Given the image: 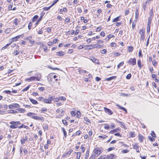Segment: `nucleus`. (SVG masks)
I'll use <instances>...</instances> for the list:
<instances>
[{
	"mask_svg": "<svg viewBox=\"0 0 159 159\" xmlns=\"http://www.w3.org/2000/svg\"><path fill=\"white\" fill-rule=\"evenodd\" d=\"M27 115L31 118L38 120H43V116H36V114L33 113L29 112L28 113Z\"/></svg>",
	"mask_w": 159,
	"mask_h": 159,
	"instance_id": "1",
	"label": "nucleus"
},
{
	"mask_svg": "<svg viewBox=\"0 0 159 159\" xmlns=\"http://www.w3.org/2000/svg\"><path fill=\"white\" fill-rule=\"evenodd\" d=\"M94 156L95 157H98L101 153V149L98 148H96L93 151Z\"/></svg>",
	"mask_w": 159,
	"mask_h": 159,
	"instance_id": "2",
	"label": "nucleus"
},
{
	"mask_svg": "<svg viewBox=\"0 0 159 159\" xmlns=\"http://www.w3.org/2000/svg\"><path fill=\"white\" fill-rule=\"evenodd\" d=\"M127 63L130 65L133 66L134 65L136 64V59L135 58H131L127 61Z\"/></svg>",
	"mask_w": 159,
	"mask_h": 159,
	"instance_id": "3",
	"label": "nucleus"
},
{
	"mask_svg": "<svg viewBox=\"0 0 159 159\" xmlns=\"http://www.w3.org/2000/svg\"><path fill=\"white\" fill-rule=\"evenodd\" d=\"M54 96H52L49 97L48 99L45 98L44 102L46 103H52V101L54 100Z\"/></svg>",
	"mask_w": 159,
	"mask_h": 159,
	"instance_id": "4",
	"label": "nucleus"
},
{
	"mask_svg": "<svg viewBox=\"0 0 159 159\" xmlns=\"http://www.w3.org/2000/svg\"><path fill=\"white\" fill-rule=\"evenodd\" d=\"M10 124H11V125H10V127L12 129H16L17 128H19V127L20 126H18L16 124V122L14 121H11L10 122Z\"/></svg>",
	"mask_w": 159,
	"mask_h": 159,
	"instance_id": "5",
	"label": "nucleus"
},
{
	"mask_svg": "<svg viewBox=\"0 0 159 159\" xmlns=\"http://www.w3.org/2000/svg\"><path fill=\"white\" fill-rule=\"evenodd\" d=\"M35 80H36L37 81L39 80V79L38 77H36L35 76H32L29 77V78L25 79V80L30 82L34 81Z\"/></svg>",
	"mask_w": 159,
	"mask_h": 159,
	"instance_id": "6",
	"label": "nucleus"
},
{
	"mask_svg": "<svg viewBox=\"0 0 159 159\" xmlns=\"http://www.w3.org/2000/svg\"><path fill=\"white\" fill-rule=\"evenodd\" d=\"M20 35H19L18 36H17L15 37H13L11 39H10V43H11V44L14 41H17L18 39L20 38Z\"/></svg>",
	"mask_w": 159,
	"mask_h": 159,
	"instance_id": "7",
	"label": "nucleus"
},
{
	"mask_svg": "<svg viewBox=\"0 0 159 159\" xmlns=\"http://www.w3.org/2000/svg\"><path fill=\"white\" fill-rule=\"evenodd\" d=\"M89 59L93 62L95 63L98 64L99 63V61L96 58L93 57H90Z\"/></svg>",
	"mask_w": 159,
	"mask_h": 159,
	"instance_id": "8",
	"label": "nucleus"
},
{
	"mask_svg": "<svg viewBox=\"0 0 159 159\" xmlns=\"http://www.w3.org/2000/svg\"><path fill=\"white\" fill-rule=\"evenodd\" d=\"M105 111L107 113L110 115H111L113 114V112L109 109L106 108H104Z\"/></svg>",
	"mask_w": 159,
	"mask_h": 159,
	"instance_id": "9",
	"label": "nucleus"
},
{
	"mask_svg": "<svg viewBox=\"0 0 159 159\" xmlns=\"http://www.w3.org/2000/svg\"><path fill=\"white\" fill-rule=\"evenodd\" d=\"M139 146L137 144H135L133 146V148L135 149L136 150V152H139Z\"/></svg>",
	"mask_w": 159,
	"mask_h": 159,
	"instance_id": "10",
	"label": "nucleus"
},
{
	"mask_svg": "<svg viewBox=\"0 0 159 159\" xmlns=\"http://www.w3.org/2000/svg\"><path fill=\"white\" fill-rule=\"evenodd\" d=\"M93 48H100L102 47V46L100 44H99L98 43L93 44Z\"/></svg>",
	"mask_w": 159,
	"mask_h": 159,
	"instance_id": "11",
	"label": "nucleus"
},
{
	"mask_svg": "<svg viewBox=\"0 0 159 159\" xmlns=\"http://www.w3.org/2000/svg\"><path fill=\"white\" fill-rule=\"evenodd\" d=\"M138 136L139 140L140 142L142 143L143 141V139H144V137L140 134H139Z\"/></svg>",
	"mask_w": 159,
	"mask_h": 159,
	"instance_id": "12",
	"label": "nucleus"
},
{
	"mask_svg": "<svg viewBox=\"0 0 159 159\" xmlns=\"http://www.w3.org/2000/svg\"><path fill=\"white\" fill-rule=\"evenodd\" d=\"M85 47L86 48L85 49H86L90 50L93 48V44L86 45L85 46Z\"/></svg>",
	"mask_w": 159,
	"mask_h": 159,
	"instance_id": "13",
	"label": "nucleus"
},
{
	"mask_svg": "<svg viewBox=\"0 0 159 159\" xmlns=\"http://www.w3.org/2000/svg\"><path fill=\"white\" fill-rule=\"evenodd\" d=\"M140 34L141 35V39L142 40H144L145 39L144 36V32L143 31H141V32H140Z\"/></svg>",
	"mask_w": 159,
	"mask_h": 159,
	"instance_id": "14",
	"label": "nucleus"
},
{
	"mask_svg": "<svg viewBox=\"0 0 159 159\" xmlns=\"http://www.w3.org/2000/svg\"><path fill=\"white\" fill-rule=\"evenodd\" d=\"M129 137L134 138L135 137V134L134 132L130 131L129 133Z\"/></svg>",
	"mask_w": 159,
	"mask_h": 159,
	"instance_id": "15",
	"label": "nucleus"
},
{
	"mask_svg": "<svg viewBox=\"0 0 159 159\" xmlns=\"http://www.w3.org/2000/svg\"><path fill=\"white\" fill-rule=\"evenodd\" d=\"M57 55L59 56H62L64 55V53L62 51L59 52H57Z\"/></svg>",
	"mask_w": 159,
	"mask_h": 159,
	"instance_id": "16",
	"label": "nucleus"
},
{
	"mask_svg": "<svg viewBox=\"0 0 159 159\" xmlns=\"http://www.w3.org/2000/svg\"><path fill=\"white\" fill-rule=\"evenodd\" d=\"M30 100L33 104H37L38 103L37 101L33 99L30 98Z\"/></svg>",
	"mask_w": 159,
	"mask_h": 159,
	"instance_id": "17",
	"label": "nucleus"
},
{
	"mask_svg": "<svg viewBox=\"0 0 159 159\" xmlns=\"http://www.w3.org/2000/svg\"><path fill=\"white\" fill-rule=\"evenodd\" d=\"M138 67L140 69L141 68L142 66L141 65V62L140 60H138L137 61Z\"/></svg>",
	"mask_w": 159,
	"mask_h": 159,
	"instance_id": "18",
	"label": "nucleus"
},
{
	"mask_svg": "<svg viewBox=\"0 0 159 159\" xmlns=\"http://www.w3.org/2000/svg\"><path fill=\"white\" fill-rule=\"evenodd\" d=\"M107 159H112L114 158V155L113 154H111L109 155H107Z\"/></svg>",
	"mask_w": 159,
	"mask_h": 159,
	"instance_id": "19",
	"label": "nucleus"
},
{
	"mask_svg": "<svg viewBox=\"0 0 159 159\" xmlns=\"http://www.w3.org/2000/svg\"><path fill=\"white\" fill-rule=\"evenodd\" d=\"M67 11V9L66 7H64L63 9H60L59 10V13L61 14H62L63 11L66 12Z\"/></svg>",
	"mask_w": 159,
	"mask_h": 159,
	"instance_id": "20",
	"label": "nucleus"
},
{
	"mask_svg": "<svg viewBox=\"0 0 159 159\" xmlns=\"http://www.w3.org/2000/svg\"><path fill=\"white\" fill-rule=\"evenodd\" d=\"M116 122H117V123H118L119 125H120L121 126H123L124 127H124V124L122 122L119 121V120H118L117 119H116Z\"/></svg>",
	"mask_w": 159,
	"mask_h": 159,
	"instance_id": "21",
	"label": "nucleus"
},
{
	"mask_svg": "<svg viewBox=\"0 0 159 159\" xmlns=\"http://www.w3.org/2000/svg\"><path fill=\"white\" fill-rule=\"evenodd\" d=\"M120 16H119L114 19L112 21V22H114L119 21L120 20L119 19L120 18Z\"/></svg>",
	"mask_w": 159,
	"mask_h": 159,
	"instance_id": "22",
	"label": "nucleus"
},
{
	"mask_svg": "<svg viewBox=\"0 0 159 159\" xmlns=\"http://www.w3.org/2000/svg\"><path fill=\"white\" fill-rule=\"evenodd\" d=\"M38 18V16H37V15L34 16L33 18L32 21L33 22H34L35 21L37 20Z\"/></svg>",
	"mask_w": 159,
	"mask_h": 159,
	"instance_id": "23",
	"label": "nucleus"
},
{
	"mask_svg": "<svg viewBox=\"0 0 159 159\" xmlns=\"http://www.w3.org/2000/svg\"><path fill=\"white\" fill-rule=\"evenodd\" d=\"M139 13L138 11V10H137L135 12V18H136V20L138 19L139 18Z\"/></svg>",
	"mask_w": 159,
	"mask_h": 159,
	"instance_id": "24",
	"label": "nucleus"
},
{
	"mask_svg": "<svg viewBox=\"0 0 159 159\" xmlns=\"http://www.w3.org/2000/svg\"><path fill=\"white\" fill-rule=\"evenodd\" d=\"M98 159H107V156L106 155L101 156Z\"/></svg>",
	"mask_w": 159,
	"mask_h": 159,
	"instance_id": "25",
	"label": "nucleus"
},
{
	"mask_svg": "<svg viewBox=\"0 0 159 159\" xmlns=\"http://www.w3.org/2000/svg\"><path fill=\"white\" fill-rule=\"evenodd\" d=\"M22 128H24L26 129H28L29 127L28 126H26L23 124H22L21 126L19 127V129H20Z\"/></svg>",
	"mask_w": 159,
	"mask_h": 159,
	"instance_id": "26",
	"label": "nucleus"
},
{
	"mask_svg": "<svg viewBox=\"0 0 159 159\" xmlns=\"http://www.w3.org/2000/svg\"><path fill=\"white\" fill-rule=\"evenodd\" d=\"M59 0H54L52 2V3L51 4V5H50V7H52L53 6H54L57 2Z\"/></svg>",
	"mask_w": 159,
	"mask_h": 159,
	"instance_id": "27",
	"label": "nucleus"
},
{
	"mask_svg": "<svg viewBox=\"0 0 159 159\" xmlns=\"http://www.w3.org/2000/svg\"><path fill=\"white\" fill-rule=\"evenodd\" d=\"M151 17H149L148 18V26H150V25L151 24Z\"/></svg>",
	"mask_w": 159,
	"mask_h": 159,
	"instance_id": "28",
	"label": "nucleus"
},
{
	"mask_svg": "<svg viewBox=\"0 0 159 159\" xmlns=\"http://www.w3.org/2000/svg\"><path fill=\"white\" fill-rule=\"evenodd\" d=\"M62 131H63V132L64 134V135L65 137H66L67 136V134H66V131H65V129L63 128H62Z\"/></svg>",
	"mask_w": 159,
	"mask_h": 159,
	"instance_id": "29",
	"label": "nucleus"
},
{
	"mask_svg": "<svg viewBox=\"0 0 159 159\" xmlns=\"http://www.w3.org/2000/svg\"><path fill=\"white\" fill-rule=\"evenodd\" d=\"M14 22L15 25H17L18 24V23L19 22L17 18L15 19L14 20Z\"/></svg>",
	"mask_w": 159,
	"mask_h": 159,
	"instance_id": "30",
	"label": "nucleus"
},
{
	"mask_svg": "<svg viewBox=\"0 0 159 159\" xmlns=\"http://www.w3.org/2000/svg\"><path fill=\"white\" fill-rule=\"evenodd\" d=\"M81 153L80 152H77V159H80V157Z\"/></svg>",
	"mask_w": 159,
	"mask_h": 159,
	"instance_id": "31",
	"label": "nucleus"
},
{
	"mask_svg": "<svg viewBox=\"0 0 159 159\" xmlns=\"http://www.w3.org/2000/svg\"><path fill=\"white\" fill-rule=\"evenodd\" d=\"M147 2L146 1L143 5V8L144 10L146 9Z\"/></svg>",
	"mask_w": 159,
	"mask_h": 159,
	"instance_id": "32",
	"label": "nucleus"
},
{
	"mask_svg": "<svg viewBox=\"0 0 159 159\" xmlns=\"http://www.w3.org/2000/svg\"><path fill=\"white\" fill-rule=\"evenodd\" d=\"M136 21L135 20H134L133 22L132 25V28L133 29H134V28L135 27V25H136Z\"/></svg>",
	"mask_w": 159,
	"mask_h": 159,
	"instance_id": "33",
	"label": "nucleus"
},
{
	"mask_svg": "<svg viewBox=\"0 0 159 159\" xmlns=\"http://www.w3.org/2000/svg\"><path fill=\"white\" fill-rule=\"evenodd\" d=\"M30 85H29L26 88H25L23 89L22 90V91L24 92V91H27L29 89V88H30Z\"/></svg>",
	"mask_w": 159,
	"mask_h": 159,
	"instance_id": "34",
	"label": "nucleus"
},
{
	"mask_svg": "<svg viewBox=\"0 0 159 159\" xmlns=\"http://www.w3.org/2000/svg\"><path fill=\"white\" fill-rule=\"evenodd\" d=\"M124 63V61H121L120 64H119L117 66L118 68H120V67L122 66Z\"/></svg>",
	"mask_w": 159,
	"mask_h": 159,
	"instance_id": "35",
	"label": "nucleus"
},
{
	"mask_svg": "<svg viewBox=\"0 0 159 159\" xmlns=\"http://www.w3.org/2000/svg\"><path fill=\"white\" fill-rule=\"evenodd\" d=\"M11 44V43H10L7 44L6 45H5L4 47H2V50H4L8 46H9Z\"/></svg>",
	"mask_w": 159,
	"mask_h": 159,
	"instance_id": "36",
	"label": "nucleus"
},
{
	"mask_svg": "<svg viewBox=\"0 0 159 159\" xmlns=\"http://www.w3.org/2000/svg\"><path fill=\"white\" fill-rule=\"evenodd\" d=\"M51 7H50V6L49 7H43V9L44 11H48V10L50 8H51Z\"/></svg>",
	"mask_w": 159,
	"mask_h": 159,
	"instance_id": "37",
	"label": "nucleus"
},
{
	"mask_svg": "<svg viewBox=\"0 0 159 159\" xmlns=\"http://www.w3.org/2000/svg\"><path fill=\"white\" fill-rule=\"evenodd\" d=\"M107 136L105 135H103V136L100 135L98 136V137L99 138H102L103 139H106Z\"/></svg>",
	"mask_w": 159,
	"mask_h": 159,
	"instance_id": "38",
	"label": "nucleus"
},
{
	"mask_svg": "<svg viewBox=\"0 0 159 159\" xmlns=\"http://www.w3.org/2000/svg\"><path fill=\"white\" fill-rule=\"evenodd\" d=\"M105 126L104 127V128L105 129H108L109 128V126L107 124H104Z\"/></svg>",
	"mask_w": 159,
	"mask_h": 159,
	"instance_id": "39",
	"label": "nucleus"
},
{
	"mask_svg": "<svg viewBox=\"0 0 159 159\" xmlns=\"http://www.w3.org/2000/svg\"><path fill=\"white\" fill-rule=\"evenodd\" d=\"M133 48L132 47L129 46L128 48V51L129 52H132L133 51Z\"/></svg>",
	"mask_w": 159,
	"mask_h": 159,
	"instance_id": "40",
	"label": "nucleus"
},
{
	"mask_svg": "<svg viewBox=\"0 0 159 159\" xmlns=\"http://www.w3.org/2000/svg\"><path fill=\"white\" fill-rule=\"evenodd\" d=\"M59 98V100H66V98L65 97H60Z\"/></svg>",
	"mask_w": 159,
	"mask_h": 159,
	"instance_id": "41",
	"label": "nucleus"
},
{
	"mask_svg": "<svg viewBox=\"0 0 159 159\" xmlns=\"http://www.w3.org/2000/svg\"><path fill=\"white\" fill-rule=\"evenodd\" d=\"M131 77V74H128L126 76V78L127 79H129Z\"/></svg>",
	"mask_w": 159,
	"mask_h": 159,
	"instance_id": "42",
	"label": "nucleus"
},
{
	"mask_svg": "<svg viewBox=\"0 0 159 159\" xmlns=\"http://www.w3.org/2000/svg\"><path fill=\"white\" fill-rule=\"evenodd\" d=\"M17 110L21 113H24L25 111L22 108H18Z\"/></svg>",
	"mask_w": 159,
	"mask_h": 159,
	"instance_id": "43",
	"label": "nucleus"
},
{
	"mask_svg": "<svg viewBox=\"0 0 159 159\" xmlns=\"http://www.w3.org/2000/svg\"><path fill=\"white\" fill-rule=\"evenodd\" d=\"M44 15V14L43 13H40V17L38 19L39 21H40L42 17H43V16Z\"/></svg>",
	"mask_w": 159,
	"mask_h": 159,
	"instance_id": "44",
	"label": "nucleus"
},
{
	"mask_svg": "<svg viewBox=\"0 0 159 159\" xmlns=\"http://www.w3.org/2000/svg\"><path fill=\"white\" fill-rule=\"evenodd\" d=\"M45 98L42 97H39V98L38 99L40 101L44 102Z\"/></svg>",
	"mask_w": 159,
	"mask_h": 159,
	"instance_id": "45",
	"label": "nucleus"
},
{
	"mask_svg": "<svg viewBox=\"0 0 159 159\" xmlns=\"http://www.w3.org/2000/svg\"><path fill=\"white\" fill-rule=\"evenodd\" d=\"M77 10L79 13H81L82 12V10L81 7H77Z\"/></svg>",
	"mask_w": 159,
	"mask_h": 159,
	"instance_id": "46",
	"label": "nucleus"
},
{
	"mask_svg": "<svg viewBox=\"0 0 159 159\" xmlns=\"http://www.w3.org/2000/svg\"><path fill=\"white\" fill-rule=\"evenodd\" d=\"M89 154V150H87V152H86V153L85 154V158H87L88 157Z\"/></svg>",
	"mask_w": 159,
	"mask_h": 159,
	"instance_id": "47",
	"label": "nucleus"
},
{
	"mask_svg": "<svg viewBox=\"0 0 159 159\" xmlns=\"http://www.w3.org/2000/svg\"><path fill=\"white\" fill-rule=\"evenodd\" d=\"M4 92L6 94H11V91L9 90H6L4 91Z\"/></svg>",
	"mask_w": 159,
	"mask_h": 159,
	"instance_id": "48",
	"label": "nucleus"
},
{
	"mask_svg": "<svg viewBox=\"0 0 159 159\" xmlns=\"http://www.w3.org/2000/svg\"><path fill=\"white\" fill-rule=\"evenodd\" d=\"M32 25V24L31 22H30L29 23L28 26V29H29V30L31 29Z\"/></svg>",
	"mask_w": 159,
	"mask_h": 159,
	"instance_id": "49",
	"label": "nucleus"
},
{
	"mask_svg": "<svg viewBox=\"0 0 159 159\" xmlns=\"http://www.w3.org/2000/svg\"><path fill=\"white\" fill-rule=\"evenodd\" d=\"M151 134L153 137H156V134L153 131H152Z\"/></svg>",
	"mask_w": 159,
	"mask_h": 159,
	"instance_id": "50",
	"label": "nucleus"
},
{
	"mask_svg": "<svg viewBox=\"0 0 159 159\" xmlns=\"http://www.w3.org/2000/svg\"><path fill=\"white\" fill-rule=\"evenodd\" d=\"M10 112L11 113H17V111H14L13 110H11L10 111Z\"/></svg>",
	"mask_w": 159,
	"mask_h": 159,
	"instance_id": "51",
	"label": "nucleus"
},
{
	"mask_svg": "<svg viewBox=\"0 0 159 159\" xmlns=\"http://www.w3.org/2000/svg\"><path fill=\"white\" fill-rule=\"evenodd\" d=\"M107 52V50L105 49H103L101 51V53L102 54H105Z\"/></svg>",
	"mask_w": 159,
	"mask_h": 159,
	"instance_id": "52",
	"label": "nucleus"
},
{
	"mask_svg": "<svg viewBox=\"0 0 159 159\" xmlns=\"http://www.w3.org/2000/svg\"><path fill=\"white\" fill-rule=\"evenodd\" d=\"M81 133V132L80 130H78L76 132L75 134L77 135H80Z\"/></svg>",
	"mask_w": 159,
	"mask_h": 159,
	"instance_id": "53",
	"label": "nucleus"
},
{
	"mask_svg": "<svg viewBox=\"0 0 159 159\" xmlns=\"http://www.w3.org/2000/svg\"><path fill=\"white\" fill-rule=\"evenodd\" d=\"M14 108H18L20 107V105L16 103L14 104Z\"/></svg>",
	"mask_w": 159,
	"mask_h": 159,
	"instance_id": "54",
	"label": "nucleus"
},
{
	"mask_svg": "<svg viewBox=\"0 0 159 159\" xmlns=\"http://www.w3.org/2000/svg\"><path fill=\"white\" fill-rule=\"evenodd\" d=\"M122 152L123 153H128L129 152V150L127 149H125L122 150Z\"/></svg>",
	"mask_w": 159,
	"mask_h": 159,
	"instance_id": "55",
	"label": "nucleus"
},
{
	"mask_svg": "<svg viewBox=\"0 0 159 159\" xmlns=\"http://www.w3.org/2000/svg\"><path fill=\"white\" fill-rule=\"evenodd\" d=\"M111 47H115L116 46V45L115 43H111Z\"/></svg>",
	"mask_w": 159,
	"mask_h": 159,
	"instance_id": "56",
	"label": "nucleus"
},
{
	"mask_svg": "<svg viewBox=\"0 0 159 159\" xmlns=\"http://www.w3.org/2000/svg\"><path fill=\"white\" fill-rule=\"evenodd\" d=\"M47 111V109L46 108L43 107L41 109V112H43V111Z\"/></svg>",
	"mask_w": 159,
	"mask_h": 159,
	"instance_id": "57",
	"label": "nucleus"
},
{
	"mask_svg": "<svg viewBox=\"0 0 159 159\" xmlns=\"http://www.w3.org/2000/svg\"><path fill=\"white\" fill-rule=\"evenodd\" d=\"M148 139L151 141H154V139L150 136L148 137Z\"/></svg>",
	"mask_w": 159,
	"mask_h": 159,
	"instance_id": "58",
	"label": "nucleus"
},
{
	"mask_svg": "<svg viewBox=\"0 0 159 159\" xmlns=\"http://www.w3.org/2000/svg\"><path fill=\"white\" fill-rule=\"evenodd\" d=\"M73 150L72 149H70L69 151L66 153V154L70 155V154L72 152Z\"/></svg>",
	"mask_w": 159,
	"mask_h": 159,
	"instance_id": "59",
	"label": "nucleus"
},
{
	"mask_svg": "<svg viewBox=\"0 0 159 159\" xmlns=\"http://www.w3.org/2000/svg\"><path fill=\"white\" fill-rule=\"evenodd\" d=\"M73 52V49H70L68 50V53L69 54H71Z\"/></svg>",
	"mask_w": 159,
	"mask_h": 159,
	"instance_id": "60",
	"label": "nucleus"
},
{
	"mask_svg": "<svg viewBox=\"0 0 159 159\" xmlns=\"http://www.w3.org/2000/svg\"><path fill=\"white\" fill-rule=\"evenodd\" d=\"M62 122H63V124L66 125H68V124L67 123L66 121L65 120H63Z\"/></svg>",
	"mask_w": 159,
	"mask_h": 159,
	"instance_id": "61",
	"label": "nucleus"
},
{
	"mask_svg": "<svg viewBox=\"0 0 159 159\" xmlns=\"http://www.w3.org/2000/svg\"><path fill=\"white\" fill-rule=\"evenodd\" d=\"M19 52H18L17 51H15L13 53V54L14 55H16L19 54Z\"/></svg>",
	"mask_w": 159,
	"mask_h": 159,
	"instance_id": "62",
	"label": "nucleus"
},
{
	"mask_svg": "<svg viewBox=\"0 0 159 159\" xmlns=\"http://www.w3.org/2000/svg\"><path fill=\"white\" fill-rule=\"evenodd\" d=\"M70 19L69 17H66L65 18V21L67 22L68 23L69 22Z\"/></svg>",
	"mask_w": 159,
	"mask_h": 159,
	"instance_id": "63",
	"label": "nucleus"
},
{
	"mask_svg": "<svg viewBox=\"0 0 159 159\" xmlns=\"http://www.w3.org/2000/svg\"><path fill=\"white\" fill-rule=\"evenodd\" d=\"M114 55L115 56H118L120 55V54L118 52H115L114 54Z\"/></svg>",
	"mask_w": 159,
	"mask_h": 159,
	"instance_id": "64",
	"label": "nucleus"
}]
</instances>
